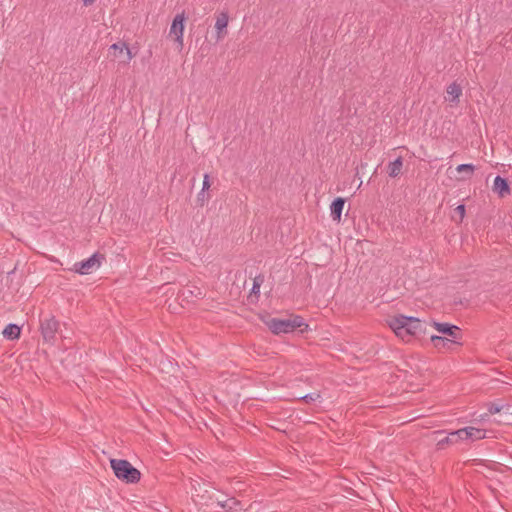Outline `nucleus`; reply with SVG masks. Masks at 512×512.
<instances>
[{
    "label": "nucleus",
    "instance_id": "obj_6",
    "mask_svg": "<svg viewBox=\"0 0 512 512\" xmlns=\"http://www.w3.org/2000/svg\"><path fill=\"white\" fill-rule=\"evenodd\" d=\"M185 19L186 17L184 12L177 14L174 17L170 27V35H175V42L178 44L180 50L183 47V32Z\"/></svg>",
    "mask_w": 512,
    "mask_h": 512
},
{
    "label": "nucleus",
    "instance_id": "obj_28",
    "mask_svg": "<svg viewBox=\"0 0 512 512\" xmlns=\"http://www.w3.org/2000/svg\"><path fill=\"white\" fill-rule=\"evenodd\" d=\"M124 50L126 51V56H127L125 62L128 63L135 55L132 54L130 48L127 45H126V48H124Z\"/></svg>",
    "mask_w": 512,
    "mask_h": 512
},
{
    "label": "nucleus",
    "instance_id": "obj_9",
    "mask_svg": "<svg viewBox=\"0 0 512 512\" xmlns=\"http://www.w3.org/2000/svg\"><path fill=\"white\" fill-rule=\"evenodd\" d=\"M229 21V15L227 12L222 11L217 15L215 29L217 41L222 40L227 34V26Z\"/></svg>",
    "mask_w": 512,
    "mask_h": 512
},
{
    "label": "nucleus",
    "instance_id": "obj_18",
    "mask_svg": "<svg viewBox=\"0 0 512 512\" xmlns=\"http://www.w3.org/2000/svg\"><path fill=\"white\" fill-rule=\"evenodd\" d=\"M217 504H218V506H219L220 508H222V509H225V510H228V511H229V510H233V509H235L237 506H239V505H240V502H239L236 498L232 497V498H229V499L224 500V501H220V500H219V501H217Z\"/></svg>",
    "mask_w": 512,
    "mask_h": 512
},
{
    "label": "nucleus",
    "instance_id": "obj_10",
    "mask_svg": "<svg viewBox=\"0 0 512 512\" xmlns=\"http://www.w3.org/2000/svg\"><path fill=\"white\" fill-rule=\"evenodd\" d=\"M492 190L497 193L500 198H504L511 193L508 180L499 175L494 179Z\"/></svg>",
    "mask_w": 512,
    "mask_h": 512
},
{
    "label": "nucleus",
    "instance_id": "obj_19",
    "mask_svg": "<svg viewBox=\"0 0 512 512\" xmlns=\"http://www.w3.org/2000/svg\"><path fill=\"white\" fill-rule=\"evenodd\" d=\"M456 170L459 173H465V176L461 178L462 180H465L472 176L475 171V166L473 164H460L457 166Z\"/></svg>",
    "mask_w": 512,
    "mask_h": 512
},
{
    "label": "nucleus",
    "instance_id": "obj_4",
    "mask_svg": "<svg viewBox=\"0 0 512 512\" xmlns=\"http://www.w3.org/2000/svg\"><path fill=\"white\" fill-rule=\"evenodd\" d=\"M103 259V255H101L100 253H94L89 258L82 260L80 262H76L74 264L73 270L81 275L91 274L101 265V261Z\"/></svg>",
    "mask_w": 512,
    "mask_h": 512
},
{
    "label": "nucleus",
    "instance_id": "obj_20",
    "mask_svg": "<svg viewBox=\"0 0 512 512\" xmlns=\"http://www.w3.org/2000/svg\"><path fill=\"white\" fill-rule=\"evenodd\" d=\"M190 483H191V489L193 491V493H192L193 498L199 497L201 499H204L205 496H204V494H202V492H207V490L202 489V485H201L200 481L191 479Z\"/></svg>",
    "mask_w": 512,
    "mask_h": 512
},
{
    "label": "nucleus",
    "instance_id": "obj_7",
    "mask_svg": "<svg viewBox=\"0 0 512 512\" xmlns=\"http://www.w3.org/2000/svg\"><path fill=\"white\" fill-rule=\"evenodd\" d=\"M406 326L408 327L411 337H420L427 332V323L415 317H408Z\"/></svg>",
    "mask_w": 512,
    "mask_h": 512
},
{
    "label": "nucleus",
    "instance_id": "obj_8",
    "mask_svg": "<svg viewBox=\"0 0 512 512\" xmlns=\"http://www.w3.org/2000/svg\"><path fill=\"white\" fill-rule=\"evenodd\" d=\"M434 328L442 335L452 337L454 339H457L461 335V329L453 324L450 323H440V322H433L432 324Z\"/></svg>",
    "mask_w": 512,
    "mask_h": 512
},
{
    "label": "nucleus",
    "instance_id": "obj_30",
    "mask_svg": "<svg viewBox=\"0 0 512 512\" xmlns=\"http://www.w3.org/2000/svg\"><path fill=\"white\" fill-rule=\"evenodd\" d=\"M443 433H444L443 431H435V432H434V434H435L436 436H440V435H442Z\"/></svg>",
    "mask_w": 512,
    "mask_h": 512
},
{
    "label": "nucleus",
    "instance_id": "obj_2",
    "mask_svg": "<svg viewBox=\"0 0 512 512\" xmlns=\"http://www.w3.org/2000/svg\"><path fill=\"white\" fill-rule=\"evenodd\" d=\"M266 325L271 330V332L276 335L293 332L302 326H305V328L308 327V325L304 322V319L298 315L287 319L271 318L266 321Z\"/></svg>",
    "mask_w": 512,
    "mask_h": 512
},
{
    "label": "nucleus",
    "instance_id": "obj_25",
    "mask_svg": "<svg viewBox=\"0 0 512 512\" xmlns=\"http://www.w3.org/2000/svg\"><path fill=\"white\" fill-rule=\"evenodd\" d=\"M262 282H263V280L260 279L259 277L254 279L253 286L251 289V294L258 295L260 293V286H261Z\"/></svg>",
    "mask_w": 512,
    "mask_h": 512
},
{
    "label": "nucleus",
    "instance_id": "obj_12",
    "mask_svg": "<svg viewBox=\"0 0 512 512\" xmlns=\"http://www.w3.org/2000/svg\"><path fill=\"white\" fill-rule=\"evenodd\" d=\"M2 334L3 337L7 340L19 339L21 334V327L17 324L10 323L4 328Z\"/></svg>",
    "mask_w": 512,
    "mask_h": 512
},
{
    "label": "nucleus",
    "instance_id": "obj_3",
    "mask_svg": "<svg viewBox=\"0 0 512 512\" xmlns=\"http://www.w3.org/2000/svg\"><path fill=\"white\" fill-rule=\"evenodd\" d=\"M41 335L46 343L54 344L56 336L60 333V323L54 316L40 320Z\"/></svg>",
    "mask_w": 512,
    "mask_h": 512
},
{
    "label": "nucleus",
    "instance_id": "obj_21",
    "mask_svg": "<svg viewBox=\"0 0 512 512\" xmlns=\"http://www.w3.org/2000/svg\"><path fill=\"white\" fill-rule=\"evenodd\" d=\"M468 428L464 427L458 430L453 431V434L457 440V443L461 440H468Z\"/></svg>",
    "mask_w": 512,
    "mask_h": 512
},
{
    "label": "nucleus",
    "instance_id": "obj_24",
    "mask_svg": "<svg viewBox=\"0 0 512 512\" xmlns=\"http://www.w3.org/2000/svg\"><path fill=\"white\" fill-rule=\"evenodd\" d=\"M209 188H210L209 175L205 174L204 175V179H203L202 190H201V192L198 195V199L199 200H203L204 199V191L208 190Z\"/></svg>",
    "mask_w": 512,
    "mask_h": 512
},
{
    "label": "nucleus",
    "instance_id": "obj_13",
    "mask_svg": "<svg viewBox=\"0 0 512 512\" xmlns=\"http://www.w3.org/2000/svg\"><path fill=\"white\" fill-rule=\"evenodd\" d=\"M402 168H403V158L401 156H399L393 162L389 163L388 175L391 178H396L401 174Z\"/></svg>",
    "mask_w": 512,
    "mask_h": 512
},
{
    "label": "nucleus",
    "instance_id": "obj_22",
    "mask_svg": "<svg viewBox=\"0 0 512 512\" xmlns=\"http://www.w3.org/2000/svg\"><path fill=\"white\" fill-rule=\"evenodd\" d=\"M320 397H321L320 393H318V392H313V393H308V394H306V395H304V396H301V397L299 398V400H302V401H304L305 403L310 404V403L315 402V401H317L318 399H320Z\"/></svg>",
    "mask_w": 512,
    "mask_h": 512
},
{
    "label": "nucleus",
    "instance_id": "obj_27",
    "mask_svg": "<svg viewBox=\"0 0 512 512\" xmlns=\"http://www.w3.org/2000/svg\"><path fill=\"white\" fill-rule=\"evenodd\" d=\"M124 48H126L125 42H117L110 46V49L118 51L120 54L124 51Z\"/></svg>",
    "mask_w": 512,
    "mask_h": 512
},
{
    "label": "nucleus",
    "instance_id": "obj_16",
    "mask_svg": "<svg viewBox=\"0 0 512 512\" xmlns=\"http://www.w3.org/2000/svg\"><path fill=\"white\" fill-rule=\"evenodd\" d=\"M468 428V440L476 441L480 439H484L486 437V431L483 429L475 428L472 426L467 427Z\"/></svg>",
    "mask_w": 512,
    "mask_h": 512
},
{
    "label": "nucleus",
    "instance_id": "obj_11",
    "mask_svg": "<svg viewBox=\"0 0 512 512\" xmlns=\"http://www.w3.org/2000/svg\"><path fill=\"white\" fill-rule=\"evenodd\" d=\"M344 205L345 199L342 197H337L332 201L330 205V214L334 221L340 222Z\"/></svg>",
    "mask_w": 512,
    "mask_h": 512
},
{
    "label": "nucleus",
    "instance_id": "obj_26",
    "mask_svg": "<svg viewBox=\"0 0 512 512\" xmlns=\"http://www.w3.org/2000/svg\"><path fill=\"white\" fill-rule=\"evenodd\" d=\"M465 211H466V209H465V205H464V204H460V205H458V206L454 209V212H455L456 214H458V216H459V221H460V222L463 220V218H464V216H465Z\"/></svg>",
    "mask_w": 512,
    "mask_h": 512
},
{
    "label": "nucleus",
    "instance_id": "obj_17",
    "mask_svg": "<svg viewBox=\"0 0 512 512\" xmlns=\"http://www.w3.org/2000/svg\"><path fill=\"white\" fill-rule=\"evenodd\" d=\"M447 93L449 96L452 97L450 101L457 102L459 100L460 95L462 94V89L460 85L454 82L447 87Z\"/></svg>",
    "mask_w": 512,
    "mask_h": 512
},
{
    "label": "nucleus",
    "instance_id": "obj_15",
    "mask_svg": "<svg viewBox=\"0 0 512 512\" xmlns=\"http://www.w3.org/2000/svg\"><path fill=\"white\" fill-rule=\"evenodd\" d=\"M457 443V440L453 434V431L450 432L448 435L440 438V439H437V442H436V447H437V450H443L445 449L447 446L449 445H453V444H456Z\"/></svg>",
    "mask_w": 512,
    "mask_h": 512
},
{
    "label": "nucleus",
    "instance_id": "obj_5",
    "mask_svg": "<svg viewBox=\"0 0 512 512\" xmlns=\"http://www.w3.org/2000/svg\"><path fill=\"white\" fill-rule=\"evenodd\" d=\"M407 320L408 316L402 314L394 316L388 320L389 327L394 331L396 336L405 342H409L411 339V334L406 326Z\"/></svg>",
    "mask_w": 512,
    "mask_h": 512
},
{
    "label": "nucleus",
    "instance_id": "obj_29",
    "mask_svg": "<svg viewBox=\"0 0 512 512\" xmlns=\"http://www.w3.org/2000/svg\"><path fill=\"white\" fill-rule=\"evenodd\" d=\"M96 0H83V4L85 6H90L92 5Z\"/></svg>",
    "mask_w": 512,
    "mask_h": 512
},
{
    "label": "nucleus",
    "instance_id": "obj_14",
    "mask_svg": "<svg viewBox=\"0 0 512 512\" xmlns=\"http://www.w3.org/2000/svg\"><path fill=\"white\" fill-rule=\"evenodd\" d=\"M430 340L437 349L449 348L455 342L444 336L431 335Z\"/></svg>",
    "mask_w": 512,
    "mask_h": 512
},
{
    "label": "nucleus",
    "instance_id": "obj_1",
    "mask_svg": "<svg viewBox=\"0 0 512 512\" xmlns=\"http://www.w3.org/2000/svg\"><path fill=\"white\" fill-rule=\"evenodd\" d=\"M110 466L115 476L127 484L137 483L141 478V472L135 468L128 460L111 459Z\"/></svg>",
    "mask_w": 512,
    "mask_h": 512
},
{
    "label": "nucleus",
    "instance_id": "obj_23",
    "mask_svg": "<svg viewBox=\"0 0 512 512\" xmlns=\"http://www.w3.org/2000/svg\"><path fill=\"white\" fill-rule=\"evenodd\" d=\"M503 408H504V405H500V404L494 403V402L488 403V405H487V410H488L489 414H491V415L501 412L503 410Z\"/></svg>",
    "mask_w": 512,
    "mask_h": 512
}]
</instances>
